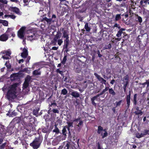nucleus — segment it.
<instances>
[{
  "instance_id": "1",
  "label": "nucleus",
  "mask_w": 149,
  "mask_h": 149,
  "mask_svg": "<svg viewBox=\"0 0 149 149\" xmlns=\"http://www.w3.org/2000/svg\"><path fill=\"white\" fill-rule=\"evenodd\" d=\"M43 139L42 135H39L38 137H36L33 142L30 143V146L34 149H37L40 146Z\"/></svg>"
},
{
  "instance_id": "2",
  "label": "nucleus",
  "mask_w": 149,
  "mask_h": 149,
  "mask_svg": "<svg viewBox=\"0 0 149 149\" xmlns=\"http://www.w3.org/2000/svg\"><path fill=\"white\" fill-rule=\"evenodd\" d=\"M97 133L98 134H101L102 139L107 137L108 135L107 129H103V127L101 126H98Z\"/></svg>"
},
{
  "instance_id": "3",
  "label": "nucleus",
  "mask_w": 149,
  "mask_h": 149,
  "mask_svg": "<svg viewBox=\"0 0 149 149\" xmlns=\"http://www.w3.org/2000/svg\"><path fill=\"white\" fill-rule=\"evenodd\" d=\"M16 93L8 91L7 93V99L9 100L14 99L16 97Z\"/></svg>"
},
{
  "instance_id": "4",
  "label": "nucleus",
  "mask_w": 149,
  "mask_h": 149,
  "mask_svg": "<svg viewBox=\"0 0 149 149\" xmlns=\"http://www.w3.org/2000/svg\"><path fill=\"white\" fill-rule=\"evenodd\" d=\"M70 44V40L69 39H65L64 40V45L63 46V49H65V52L67 53L70 51L68 47Z\"/></svg>"
},
{
  "instance_id": "5",
  "label": "nucleus",
  "mask_w": 149,
  "mask_h": 149,
  "mask_svg": "<svg viewBox=\"0 0 149 149\" xmlns=\"http://www.w3.org/2000/svg\"><path fill=\"white\" fill-rule=\"evenodd\" d=\"M104 93L103 91L100 93L97 94V95L91 98V101L92 104L95 106H96V104L95 102L94 101L95 100H97V98L99 97L100 96L102 95Z\"/></svg>"
},
{
  "instance_id": "6",
  "label": "nucleus",
  "mask_w": 149,
  "mask_h": 149,
  "mask_svg": "<svg viewBox=\"0 0 149 149\" xmlns=\"http://www.w3.org/2000/svg\"><path fill=\"white\" fill-rule=\"evenodd\" d=\"M6 129L2 123H0V134L2 136H5L7 133Z\"/></svg>"
},
{
  "instance_id": "7",
  "label": "nucleus",
  "mask_w": 149,
  "mask_h": 149,
  "mask_svg": "<svg viewBox=\"0 0 149 149\" xmlns=\"http://www.w3.org/2000/svg\"><path fill=\"white\" fill-rule=\"evenodd\" d=\"M25 29V27H22L18 31L17 35L20 38L23 39L24 37V32Z\"/></svg>"
},
{
  "instance_id": "8",
  "label": "nucleus",
  "mask_w": 149,
  "mask_h": 149,
  "mask_svg": "<svg viewBox=\"0 0 149 149\" xmlns=\"http://www.w3.org/2000/svg\"><path fill=\"white\" fill-rule=\"evenodd\" d=\"M18 86V84L15 83L10 86L9 87L8 91H10L16 93V88Z\"/></svg>"
},
{
  "instance_id": "9",
  "label": "nucleus",
  "mask_w": 149,
  "mask_h": 149,
  "mask_svg": "<svg viewBox=\"0 0 149 149\" xmlns=\"http://www.w3.org/2000/svg\"><path fill=\"white\" fill-rule=\"evenodd\" d=\"M61 136H59L57 137L56 139H54L52 142V144L54 146H56L58 144L59 142L61 139Z\"/></svg>"
},
{
  "instance_id": "10",
  "label": "nucleus",
  "mask_w": 149,
  "mask_h": 149,
  "mask_svg": "<svg viewBox=\"0 0 149 149\" xmlns=\"http://www.w3.org/2000/svg\"><path fill=\"white\" fill-rule=\"evenodd\" d=\"M61 33L59 31L57 32V33L55 36L52 42L53 43H56L57 42V40L59 39L61 36Z\"/></svg>"
},
{
  "instance_id": "11",
  "label": "nucleus",
  "mask_w": 149,
  "mask_h": 149,
  "mask_svg": "<svg viewBox=\"0 0 149 149\" xmlns=\"http://www.w3.org/2000/svg\"><path fill=\"white\" fill-rule=\"evenodd\" d=\"M94 75L98 79V80L100 81V83L102 84H106V81L103 78L101 77L99 75L97 74L96 73H94Z\"/></svg>"
},
{
  "instance_id": "12",
  "label": "nucleus",
  "mask_w": 149,
  "mask_h": 149,
  "mask_svg": "<svg viewBox=\"0 0 149 149\" xmlns=\"http://www.w3.org/2000/svg\"><path fill=\"white\" fill-rule=\"evenodd\" d=\"M60 30L62 31L63 33V37L65 38V39H69L68 32V30H65L64 28H61Z\"/></svg>"
},
{
  "instance_id": "13",
  "label": "nucleus",
  "mask_w": 149,
  "mask_h": 149,
  "mask_svg": "<svg viewBox=\"0 0 149 149\" xmlns=\"http://www.w3.org/2000/svg\"><path fill=\"white\" fill-rule=\"evenodd\" d=\"M19 73H13L11 74L10 77L11 81H14L17 79L19 77Z\"/></svg>"
},
{
  "instance_id": "14",
  "label": "nucleus",
  "mask_w": 149,
  "mask_h": 149,
  "mask_svg": "<svg viewBox=\"0 0 149 149\" xmlns=\"http://www.w3.org/2000/svg\"><path fill=\"white\" fill-rule=\"evenodd\" d=\"M130 91L129 94L127 95L126 98V100L127 101L126 107H127V109H128L130 106Z\"/></svg>"
},
{
  "instance_id": "15",
  "label": "nucleus",
  "mask_w": 149,
  "mask_h": 149,
  "mask_svg": "<svg viewBox=\"0 0 149 149\" xmlns=\"http://www.w3.org/2000/svg\"><path fill=\"white\" fill-rule=\"evenodd\" d=\"M42 21H45L47 22V24L49 25H50L51 24V20L50 18H47L46 17V15H44L42 16Z\"/></svg>"
},
{
  "instance_id": "16",
  "label": "nucleus",
  "mask_w": 149,
  "mask_h": 149,
  "mask_svg": "<svg viewBox=\"0 0 149 149\" xmlns=\"http://www.w3.org/2000/svg\"><path fill=\"white\" fill-rule=\"evenodd\" d=\"M8 35L5 33L0 36V40L2 41H6L8 40Z\"/></svg>"
},
{
  "instance_id": "17",
  "label": "nucleus",
  "mask_w": 149,
  "mask_h": 149,
  "mask_svg": "<svg viewBox=\"0 0 149 149\" xmlns=\"http://www.w3.org/2000/svg\"><path fill=\"white\" fill-rule=\"evenodd\" d=\"M28 55V50L26 48H24L23 50V52L21 53V56L24 58H26Z\"/></svg>"
},
{
  "instance_id": "18",
  "label": "nucleus",
  "mask_w": 149,
  "mask_h": 149,
  "mask_svg": "<svg viewBox=\"0 0 149 149\" xmlns=\"http://www.w3.org/2000/svg\"><path fill=\"white\" fill-rule=\"evenodd\" d=\"M9 10L16 14H18L19 12V9L16 7H10Z\"/></svg>"
},
{
  "instance_id": "19",
  "label": "nucleus",
  "mask_w": 149,
  "mask_h": 149,
  "mask_svg": "<svg viewBox=\"0 0 149 149\" xmlns=\"http://www.w3.org/2000/svg\"><path fill=\"white\" fill-rule=\"evenodd\" d=\"M13 122L16 123H18L20 122L21 121V118L20 117H16L14 118L13 120Z\"/></svg>"
},
{
  "instance_id": "20",
  "label": "nucleus",
  "mask_w": 149,
  "mask_h": 149,
  "mask_svg": "<svg viewBox=\"0 0 149 149\" xmlns=\"http://www.w3.org/2000/svg\"><path fill=\"white\" fill-rule=\"evenodd\" d=\"M40 68H39L37 70H36L33 71V74L34 75L36 76L40 75L41 74L40 71Z\"/></svg>"
},
{
  "instance_id": "21",
  "label": "nucleus",
  "mask_w": 149,
  "mask_h": 149,
  "mask_svg": "<svg viewBox=\"0 0 149 149\" xmlns=\"http://www.w3.org/2000/svg\"><path fill=\"white\" fill-rule=\"evenodd\" d=\"M50 19L51 20V23L54 22L58 21V19L56 15L54 14L52 15V17L50 18Z\"/></svg>"
},
{
  "instance_id": "22",
  "label": "nucleus",
  "mask_w": 149,
  "mask_h": 149,
  "mask_svg": "<svg viewBox=\"0 0 149 149\" xmlns=\"http://www.w3.org/2000/svg\"><path fill=\"white\" fill-rule=\"evenodd\" d=\"M71 95L73 97L75 98H77L79 97V93L78 92L76 91L72 92Z\"/></svg>"
},
{
  "instance_id": "23",
  "label": "nucleus",
  "mask_w": 149,
  "mask_h": 149,
  "mask_svg": "<svg viewBox=\"0 0 149 149\" xmlns=\"http://www.w3.org/2000/svg\"><path fill=\"white\" fill-rule=\"evenodd\" d=\"M27 37L30 40H32L35 38V34L34 33H31L29 34Z\"/></svg>"
},
{
  "instance_id": "24",
  "label": "nucleus",
  "mask_w": 149,
  "mask_h": 149,
  "mask_svg": "<svg viewBox=\"0 0 149 149\" xmlns=\"http://www.w3.org/2000/svg\"><path fill=\"white\" fill-rule=\"evenodd\" d=\"M135 16L136 17V18L137 19L136 21L140 23H141L142 22V17L139 16L138 14H135Z\"/></svg>"
},
{
  "instance_id": "25",
  "label": "nucleus",
  "mask_w": 149,
  "mask_h": 149,
  "mask_svg": "<svg viewBox=\"0 0 149 149\" xmlns=\"http://www.w3.org/2000/svg\"><path fill=\"white\" fill-rule=\"evenodd\" d=\"M125 29L123 28H121L120 29L117 33L116 36L118 37H120L121 36L122 33H123V31Z\"/></svg>"
},
{
  "instance_id": "26",
  "label": "nucleus",
  "mask_w": 149,
  "mask_h": 149,
  "mask_svg": "<svg viewBox=\"0 0 149 149\" xmlns=\"http://www.w3.org/2000/svg\"><path fill=\"white\" fill-rule=\"evenodd\" d=\"M67 133V130L65 127V126H64L63 127V130H62V134H63V135L64 136V137L65 138H66V134Z\"/></svg>"
},
{
  "instance_id": "27",
  "label": "nucleus",
  "mask_w": 149,
  "mask_h": 149,
  "mask_svg": "<svg viewBox=\"0 0 149 149\" xmlns=\"http://www.w3.org/2000/svg\"><path fill=\"white\" fill-rule=\"evenodd\" d=\"M109 93L112 95L113 96L115 95L116 94L115 92L112 88H109Z\"/></svg>"
},
{
  "instance_id": "28",
  "label": "nucleus",
  "mask_w": 149,
  "mask_h": 149,
  "mask_svg": "<svg viewBox=\"0 0 149 149\" xmlns=\"http://www.w3.org/2000/svg\"><path fill=\"white\" fill-rule=\"evenodd\" d=\"M84 28L87 32H89L91 30V28L88 26V23H86L84 26Z\"/></svg>"
},
{
  "instance_id": "29",
  "label": "nucleus",
  "mask_w": 149,
  "mask_h": 149,
  "mask_svg": "<svg viewBox=\"0 0 149 149\" xmlns=\"http://www.w3.org/2000/svg\"><path fill=\"white\" fill-rule=\"evenodd\" d=\"M146 84L147 85V88L148 89H149V79L146 80V81L144 83H143L142 84L143 86V87H144Z\"/></svg>"
},
{
  "instance_id": "30",
  "label": "nucleus",
  "mask_w": 149,
  "mask_h": 149,
  "mask_svg": "<svg viewBox=\"0 0 149 149\" xmlns=\"http://www.w3.org/2000/svg\"><path fill=\"white\" fill-rule=\"evenodd\" d=\"M17 113L15 112V111H13L11 114H8V113L7 114V115L8 116L9 115L10 117H13L16 116L17 115Z\"/></svg>"
},
{
  "instance_id": "31",
  "label": "nucleus",
  "mask_w": 149,
  "mask_h": 149,
  "mask_svg": "<svg viewBox=\"0 0 149 149\" xmlns=\"http://www.w3.org/2000/svg\"><path fill=\"white\" fill-rule=\"evenodd\" d=\"M134 113L136 115L139 116H141L143 114V112L142 111L140 110H139L137 111H135Z\"/></svg>"
},
{
  "instance_id": "32",
  "label": "nucleus",
  "mask_w": 149,
  "mask_h": 149,
  "mask_svg": "<svg viewBox=\"0 0 149 149\" xmlns=\"http://www.w3.org/2000/svg\"><path fill=\"white\" fill-rule=\"evenodd\" d=\"M137 94H134V98H133V103L134 104L136 105L137 104Z\"/></svg>"
},
{
  "instance_id": "33",
  "label": "nucleus",
  "mask_w": 149,
  "mask_h": 149,
  "mask_svg": "<svg viewBox=\"0 0 149 149\" xmlns=\"http://www.w3.org/2000/svg\"><path fill=\"white\" fill-rule=\"evenodd\" d=\"M5 65L8 69H10L11 68V65L9 63V61H6L5 63Z\"/></svg>"
},
{
  "instance_id": "34",
  "label": "nucleus",
  "mask_w": 149,
  "mask_h": 149,
  "mask_svg": "<svg viewBox=\"0 0 149 149\" xmlns=\"http://www.w3.org/2000/svg\"><path fill=\"white\" fill-rule=\"evenodd\" d=\"M121 14H116L115 16V20L116 21H117L121 19Z\"/></svg>"
},
{
  "instance_id": "35",
  "label": "nucleus",
  "mask_w": 149,
  "mask_h": 149,
  "mask_svg": "<svg viewBox=\"0 0 149 149\" xmlns=\"http://www.w3.org/2000/svg\"><path fill=\"white\" fill-rule=\"evenodd\" d=\"M53 132H55L56 134H58L60 132V131L56 126L55 127L54 129L53 130Z\"/></svg>"
},
{
  "instance_id": "36",
  "label": "nucleus",
  "mask_w": 149,
  "mask_h": 149,
  "mask_svg": "<svg viewBox=\"0 0 149 149\" xmlns=\"http://www.w3.org/2000/svg\"><path fill=\"white\" fill-rule=\"evenodd\" d=\"M143 136L142 133L140 134L139 133L137 132L136 134V137L138 138H140Z\"/></svg>"
},
{
  "instance_id": "37",
  "label": "nucleus",
  "mask_w": 149,
  "mask_h": 149,
  "mask_svg": "<svg viewBox=\"0 0 149 149\" xmlns=\"http://www.w3.org/2000/svg\"><path fill=\"white\" fill-rule=\"evenodd\" d=\"M29 85V84L24 82L23 85V89H24L27 88Z\"/></svg>"
},
{
  "instance_id": "38",
  "label": "nucleus",
  "mask_w": 149,
  "mask_h": 149,
  "mask_svg": "<svg viewBox=\"0 0 149 149\" xmlns=\"http://www.w3.org/2000/svg\"><path fill=\"white\" fill-rule=\"evenodd\" d=\"M56 72L57 73H59L61 74L62 76L63 75V71L60 70V68L57 69L56 70Z\"/></svg>"
},
{
  "instance_id": "39",
  "label": "nucleus",
  "mask_w": 149,
  "mask_h": 149,
  "mask_svg": "<svg viewBox=\"0 0 149 149\" xmlns=\"http://www.w3.org/2000/svg\"><path fill=\"white\" fill-rule=\"evenodd\" d=\"M68 93V91L65 88L62 89L61 92V94H63L64 95H66Z\"/></svg>"
},
{
  "instance_id": "40",
  "label": "nucleus",
  "mask_w": 149,
  "mask_h": 149,
  "mask_svg": "<svg viewBox=\"0 0 149 149\" xmlns=\"http://www.w3.org/2000/svg\"><path fill=\"white\" fill-rule=\"evenodd\" d=\"M143 135H146L147 134L149 135V130H144L143 133H142Z\"/></svg>"
},
{
  "instance_id": "41",
  "label": "nucleus",
  "mask_w": 149,
  "mask_h": 149,
  "mask_svg": "<svg viewBox=\"0 0 149 149\" xmlns=\"http://www.w3.org/2000/svg\"><path fill=\"white\" fill-rule=\"evenodd\" d=\"M42 131L44 133H47L49 131V130L47 127H44L42 129Z\"/></svg>"
},
{
  "instance_id": "42",
  "label": "nucleus",
  "mask_w": 149,
  "mask_h": 149,
  "mask_svg": "<svg viewBox=\"0 0 149 149\" xmlns=\"http://www.w3.org/2000/svg\"><path fill=\"white\" fill-rule=\"evenodd\" d=\"M31 78L30 76L27 77L25 79L24 82L29 84V82L31 80Z\"/></svg>"
},
{
  "instance_id": "43",
  "label": "nucleus",
  "mask_w": 149,
  "mask_h": 149,
  "mask_svg": "<svg viewBox=\"0 0 149 149\" xmlns=\"http://www.w3.org/2000/svg\"><path fill=\"white\" fill-rule=\"evenodd\" d=\"M122 102V100H119V101H116V107H119L121 103Z\"/></svg>"
},
{
  "instance_id": "44",
  "label": "nucleus",
  "mask_w": 149,
  "mask_h": 149,
  "mask_svg": "<svg viewBox=\"0 0 149 149\" xmlns=\"http://www.w3.org/2000/svg\"><path fill=\"white\" fill-rule=\"evenodd\" d=\"M67 123L68 125H65V126H66L68 127H73V123L72 122H67Z\"/></svg>"
},
{
  "instance_id": "45",
  "label": "nucleus",
  "mask_w": 149,
  "mask_h": 149,
  "mask_svg": "<svg viewBox=\"0 0 149 149\" xmlns=\"http://www.w3.org/2000/svg\"><path fill=\"white\" fill-rule=\"evenodd\" d=\"M111 47V45L109 43L108 45H106L105 46V49H110Z\"/></svg>"
},
{
  "instance_id": "46",
  "label": "nucleus",
  "mask_w": 149,
  "mask_h": 149,
  "mask_svg": "<svg viewBox=\"0 0 149 149\" xmlns=\"http://www.w3.org/2000/svg\"><path fill=\"white\" fill-rule=\"evenodd\" d=\"M67 56H65L63 58L62 61H61V63L63 64H64L66 61L67 60Z\"/></svg>"
},
{
  "instance_id": "47",
  "label": "nucleus",
  "mask_w": 149,
  "mask_h": 149,
  "mask_svg": "<svg viewBox=\"0 0 149 149\" xmlns=\"http://www.w3.org/2000/svg\"><path fill=\"white\" fill-rule=\"evenodd\" d=\"M70 146V144L69 143H67L65 145L63 149H69Z\"/></svg>"
},
{
  "instance_id": "48",
  "label": "nucleus",
  "mask_w": 149,
  "mask_h": 149,
  "mask_svg": "<svg viewBox=\"0 0 149 149\" xmlns=\"http://www.w3.org/2000/svg\"><path fill=\"white\" fill-rule=\"evenodd\" d=\"M39 109H36V110L34 109L33 111V114L34 115H37L38 113V111H39Z\"/></svg>"
},
{
  "instance_id": "49",
  "label": "nucleus",
  "mask_w": 149,
  "mask_h": 149,
  "mask_svg": "<svg viewBox=\"0 0 149 149\" xmlns=\"http://www.w3.org/2000/svg\"><path fill=\"white\" fill-rule=\"evenodd\" d=\"M7 143L6 142H5L4 143H3L0 146V148L1 149H4Z\"/></svg>"
},
{
  "instance_id": "50",
  "label": "nucleus",
  "mask_w": 149,
  "mask_h": 149,
  "mask_svg": "<svg viewBox=\"0 0 149 149\" xmlns=\"http://www.w3.org/2000/svg\"><path fill=\"white\" fill-rule=\"evenodd\" d=\"M22 72H26L28 73L29 72V71L28 69V68H25L22 70H21Z\"/></svg>"
},
{
  "instance_id": "51",
  "label": "nucleus",
  "mask_w": 149,
  "mask_h": 149,
  "mask_svg": "<svg viewBox=\"0 0 149 149\" xmlns=\"http://www.w3.org/2000/svg\"><path fill=\"white\" fill-rule=\"evenodd\" d=\"M57 42H58V45H59L60 46L63 42V41L62 39H59L57 40Z\"/></svg>"
},
{
  "instance_id": "52",
  "label": "nucleus",
  "mask_w": 149,
  "mask_h": 149,
  "mask_svg": "<svg viewBox=\"0 0 149 149\" xmlns=\"http://www.w3.org/2000/svg\"><path fill=\"white\" fill-rule=\"evenodd\" d=\"M2 24L4 26H7L8 25V22L6 20H3Z\"/></svg>"
},
{
  "instance_id": "53",
  "label": "nucleus",
  "mask_w": 149,
  "mask_h": 149,
  "mask_svg": "<svg viewBox=\"0 0 149 149\" xmlns=\"http://www.w3.org/2000/svg\"><path fill=\"white\" fill-rule=\"evenodd\" d=\"M65 126V127L66 129H68V136L69 137V136H70L71 135V132H70V127H67L66 126Z\"/></svg>"
},
{
  "instance_id": "54",
  "label": "nucleus",
  "mask_w": 149,
  "mask_h": 149,
  "mask_svg": "<svg viewBox=\"0 0 149 149\" xmlns=\"http://www.w3.org/2000/svg\"><path fill=\"white\" fill-rule=\"evenodd\" d=\"M54 113H58L59 111L57 109H54L52 111Z\"/></svg>"
},
{
  "instance_id": "55",
  "label": "nucleus",
  "mask_w": 149,
  "mask_h": 149,
  "mask_svg": "<svg viewBox=\"0 0 149 149\" xmlns=\"http://www.w3.org/2000/svg\"><path fill=\"white\" fill-rule=\"evenodd\" d=\"M0 2L5 4H6L8 3V1L7 0H0Z\"/></svg>"
},
{
  "instance_id": "56",
  "label": "nucleus",
  "mask_w": 149,
  "mask_h": 149,
  "mask_svg": "<svg viewBox=\"0 0 149 149\" xmlns=\"http://www.w3.org/2000/svg\"><path fill=\"white\" fill-rule=\"evenodd\" d=\"M6 56H10V55L11 54V52L10 51H6Z\"/></svg>"
},
{
  "instance_id": "57",
  "label": "nucleus",
  "mask_w": 149,
  "mask_h": 149,
  "mask_svg": "<svg viewBox=\"0 0 149 149\" xmlns=\"http://www.w3.org/2000/svg\"><path fill=\"white\" fill-rule=\"evenodd\" d=\"M129 78V76L128 74H127V75H126L124 77L123 79L125 81H128Z\"/></svg>"
},
{
  "instance_id": "58",
  "label": "nucleus",
  "mask_w": 149,
  "mask_h": 149,
  "mask_svg": "<svg viewBox=\"0 0 149 149\" xmlns=\"http://www.w3.org/2000/svg\"><path fill=\"white\" fill-rule=\"evenodd\" d=\"M83 121L81 120H80L79 121V123H78V125H77V126L78 127H80V126L82 125H83Z\"/></svg>"
},
{
  "instance_id": "59",
  "label": "nucleus",
  "mask_w": 149,
  "mask_h": 149,
  "mask_svg": "<svg viewBox=\"0 0 149 149\" xmlns=\"http://www.w3.org/2000/svg\"><path fill=\"white\" fill-rule=\"evenodd\" d=\"M6 55L3 56L2 58L4 59L8 60L9 59V57L8 56H7Z\"/></svg>"
},
{
  "instance_id": "60",
  "label": "nucleus",
  "mask_w": 149,
  "mask_h": 149,
  "mask_svg": "<svg viewBox=\"0 0 149 149\" xmlns=\"http://www.w3.org/2000/svg\"><path fill=\"white\" fill-rule=\"evenodd\" d=\"M121 15L122 16H124L125 17H128V13L127 12H126L125 13L123 14L122 15Z\"/></svg>"
},
{
  "instance_id": "61",
  "label": "nucleus",
  "mask_w": 149,
  "mask_h": 149,
  "mask_svg": "<svg viewBox=\"0 0 149 149\" xmlns=\"http://www.w3.org/2000/svg\"><path fill=\"white\" fill-rule=\"evenodd\" d=\"M81 120V117H78L77 118H76L73 120L74 122H77L79 120Z\"/></svg>"
},
{
  "instance_id": "62",
  "label": "nucleus",
  "mask_w": 149,
  "mask_h": 149,
  "mask_svg": "<svg viewBox=\"0 0 149 149\" xmlns=\"http://www.w3.org/2000/svg\"><path fill=\"white\" fill-rule=\"evenodd\" d=\"M9 17H10L12 19H14L16 18V16L15 15H10Z\"/></svg>"
},
{
  "instance_id": "63",
  "label": "nucleus",
  "mask_w": 149,
  "mask_h": 149,
  "mask_svg": "<svg viewBox=\"0 0 149 149\" xmlns=\"http://www.w3.org/2000/svg\"><path fill=\"white\" fill-rule=\"evenodd\" d=\"M22 144L23 145H24V147L25 148H26L28 145V144L26 142H22Z\"/></svg>"
},
{
  "instance_id": "64",
  "label": "nucleus",
  "mask_w": 149,
  "mask_h": 149,
  "mask_svg": "<svg viewBox=\"0 0 149 149\" xmlns=\"http://www.w3.org/2000/svg\"><path fill=\"white\" fill-rule=\"evenodd\" d=\"M31 58V57L30 56H28L26 60V63L29 62V60H30Z\"/></svg>"
}]
</instances>
